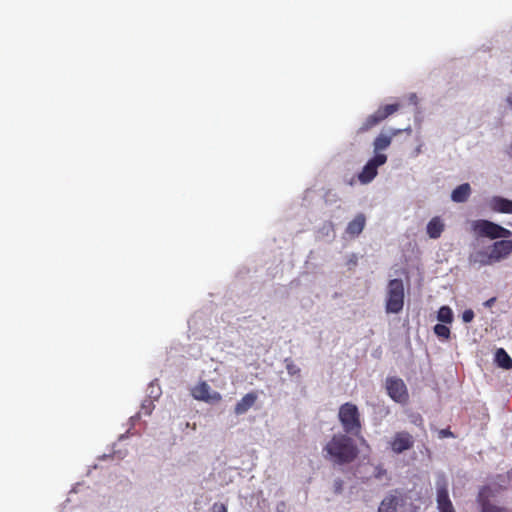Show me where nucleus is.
<instances>
[{"mask_svg":"<svg viewBox=\"0 0 512 512\" xmlns=\"http://www.w3.org/2000/svg\"><path fill=\"white\" fill-rule=\"evenodd\" d=\"M323 452L325 459L333 465L343 466L357 459L359 449L348 434L337 433L323 447Z\"/></svg>","mask_w":512,"mask_h":512,"instance_id":"f257e3e1","label":"nucleus"},{"mask_svg":"<svg viewBox=\"0 0 512 512\" xmlns=\"http://www.w3.org/2000/svg\"><path fill=\"white\" fill-rule=\"evenodd\" d=\"M338 419L343 427L344 434L358 437L362 430L360 412L358 407L346 402L339 407Z\"/></svg>","mask_w":512,"mask_h":512,"instance_id":"f03ea898","label":"nucleus"},{"mask_svg":"<svg viewBox=\"0 0 512 512\" xmlns=\"http://www.w3.org/2000/svg\"><path fill=\"white\" fill-rule=\"evenodd\" d=\"M378 512H416V507L407 494L396 490L381 501Z\"/></svg>","mask_w":512,"mask_h":512,"instance_id":"7ed1b4c3","label":"nucleus"},{"mask_svg":"<svg viewBox=\"0 0 512 512\" xmlns=\"http://www.w3.org/2000/svg\"><path fill=\"white\" fill-rule=\"evenodd\" d=\"M404 284L401 279H392L387 285L386 312L398 314L404 306Z\"/></svg>","mask_w":512,"mask_h":512,"instance_id":"20e7f679","label":"nucleus"},{"mask_svg":"<svg viewBox=\"0 0 512 512\" xmlns=\"http://www.w3.org/2000/svg\"><path fill=\"white\" fill-rule=\"evenodd\" d=\"M473 232L479 237H486L489 239L509 238L512 232L499 224L492 221L479 219L471 224Z\"/></svg>","mask_w":512,"mask_h":512,"instance_id":"39448f33","label":"nucleus"},{"mask_svg":"<svg viewBox=\"0 0 512 512\" xmlns=\"http://www.w3.org/2000/svg\"><path fill=\"white\" fill-rule=\"evenodd\" d=\"M400 108L399 103L387 104L380 106L373 114L369 115L360 126L358 132L365 133L384 121L390 115L397 112Z\"/></svg>","mask_w":512,"mask_h":512,"instance_id":"423d86ee","label":"nucleus"},{"mask_svg":"<svg viewBox=\"0 0 512 512\" xmlns=\"http://www.w3.org/2000/svg\"><path fill=\"white\" fill-rule=\"evenodd\" d=\"M448 481L444 474H439L436 480V502L439 512H455L449 498Z\"/></svg>","mask_w":512,"mask_h":512,"instance_id":"0eeeda50","label":"nucleus"},{"mask_svg":"<svg viewBox=\"0 0 512 512\" xmlns=\"http://www.w3.org/2000/svg\"><path fill=\"white\" fill-rule=\"evenodd\" d=\"M386 474L387 470L382 464L373 465L370 462L359 463L354 471L355 477L362 482H368L372 479L381 480Z\"/></svg>","mask_w":512,"mask_h":512,"instance_id":"6e6552de","label":"nucleus"},{"mask_svg":"<svg viewBox=\"0 0 512 512\" xmlns=\"http://www.w3.org/2000/svg\"><path fill=\"white\" fill-rule=\"evenodd\" d=\"M386 389L388 395L397 403L405 404L409 400V394L404 381L398 377H388L386 379Z\"/></svg>","mask_w":512,"mask_h":512,"instance_id":"1a4fd4ad","label":"nucleus"},{"mask_svg":"<svg viewBox=\"0 0 512 512\" xmlns=\"http://www.w3.org/2000/svg\"><path fill=\"white\" fill-rule=\"evenodd\" d=\"M387 161V156L385 154L377 153L373 158H371L366 165L363 167L362 171L358 174V180L361 184L370 183L378 173V167L385 164Z\"/></svg>","mask_w":512,"mask_h":512,"instance_id":"9d476101","label":"nucleus"},{"mask_svg":"<svg viewBox=\"0 0 512 512\" xmlns=\"http://www.w3.org/2000/svg\"><path fill=\"white\" fill-rule=\"evenodd\" d=\"M490 258L494 263H498L510 256L512 253V240L502 239L495 241L490 247Z\"/></svg>","mask_w":512,"mask_h":512,"instance_id":"9b49d317","label":"nucleus"},{"mask_svg":"<svg viewBox=\"0 0 512 512\" xmlns=\"http://www.w3.org/2000/svg\"><path fill=\"white\" fill-rule=\"evenodd\" d=\"M192 396L196 400L212 403V402H218L221 400L220 393L216 391H211L210 386L205 382L202 381L198 383L193 389H192Z\"/></svg>","mask_w":512,"mask_h":512,"instance_id":"f8f14e48","label":"nucleus"},{"mask_svg":"<svg viewBox=\"0 0 512 512\" xmlns=\"http://www.w3.org/2000/svg\"><path fill=\"white\" fill-rule=\"evenodd\" d=\"M413 445V436L406 431L397 432L390 442V447L396 454H400L406 450L411 449Z\"/></svg>","mask_w":512,"mask_h":512,"instance_id":"ddd939ff","label":"nucleus"},{"mask_svg":"<svg viewBox=\"0 0 512 512\" xmlns=\"http://www.w3.org/2000/svg\"><path fill=\"white\" fill-rule=\"evenodd\" d=\"M493 496L492 489L489 486H484L478 494L477 501L481 507V512H510L504 507L493 505L490 502V497Z\"/></svg>","mask_w":512,"mask_h":512,"instance_id":"4468645a","label":"nucleus"},{"mask_svg":"<svg viewBox=\"0 0 512 512\" xmlns=\"http://www.w3.org/2000/svg\"><path fill=\"white\" fill-rule=\"evenodd\" d=\"M489 207L495 212L512 214V200L500 196L492 197L489 200Z\"/></svg>","mask_w":512,"mask_h":512,"instance_id":"2eb2a0df","label":"nucleus"},{"mask_svg":"<svg viewBox=\"0 0 512 512\" xmlns=\"http://www.w3.org/2000/svg\"><path fill=\"white\" fill-rule=\"evenodd\" d=\"M366 224V217L363 213L357 214L353 220H351L347 227L346 233L351 237H357L361 234Z\"/></svg>","mask_w":512,"mask_h":512,"instance_id":"dca6fc26","label":"nucleus"},{"mask_svg":"<svg viewBox=\"0 0 512 512\" xmlns=\"http://www.w3.org/2000/svg\"><path fill=\"white\" fill-rule=\"evenodd\" d=\"M257 398L258 396L255 392H250L244 395L235 405V414L242 415L246 413L256 403Z\"/></svg>","mask_w":512,"mask_h":512,"instance_id":"f3484780","label":"nucleus"},{"mask_svg":"<svg viewBox=\"0 0 512 512\" xmlns=\"http://www.w3.org/2000/svg\"><path fill=\"white\" fill-rule=\"evenodd\" d=\"M401 132L400 129H393L391 135L380 134L378 135L373 143L374 151L379 152L387 149L392 141V137L398 135Z\"/></svg>","mask_w":512,"mask_h":512,"instance_id":"a211bd4d","label":"nucleus"},{"mask_svg":"<svg viewBox=\"0 0 512 512\" xmlns=\"http://www.w3.org/2000/svg\"><path fill=\"white\" fill-rule=\"evenodd\" d=\"M471 193V188L468 183H463L457 186L451 194V199L456 203H463L467 201Z\"/></svg>","mask_w":512,"mask_h":512,"instance_id":"6ab92c4d","label":"nucleus"},{"mask_svg":"<svg viewBox=\"0 0 512 512\" xmlns=\"http://www.w3.org/2000/svg\"><path fill=\"white\" fill-rule=\"evenodd\" d=\"M444 230V223L440 217H433L427 224V234L432 239H437L441 236Z\"/></svg>","mask_w":512,"mask_h":512,"instance_id":"aec40b11","label":"nucleus"},{"mask_svg":"<svg viewBox=\"0 0 512 512\" xmlns=\"http://www.w3.org/2000/svg\"><path fill=\"white\" fill-rule=\"evenodd\" d=\"M469 261L472 264H478L480 266H488L494 264L492 258H490V250L488 252L480 250L469 256Z\"/></svg>","mask_w":512,"mask_h":512,"instance_id":"412c9836","label":"nucleus"},{"mask_svg":"<svg viewBox=\"0 0 512 512\" xmlns=\"http://www.w3.org/2000/svg\"><path fill=\"white\" fill-rule=\"evenodd\" d=\"M495 362L497 365L504 369L512 368V358L503 348H498L495 353Z\"/></svg>","mask_w":512,"mask_h":512,"instance_id":"4be33fe9","label":"nucleus"},{"mask_svg":"<svg viewBox=\"0 0 512 512\" xmlns=\"http://www.w3.org/2000/svg\"><path fill=\"white\" fill-rule=\"evenodd\" d=\"M437 318L440 322L450 324L453 321V311L449 306H442L438 310Z\"/></svg>","mask_w":512,"mask_h":512,"instance_id":"5701e85b","label":"nucleus"},{"mask_svg":"<svg viewBox=\"0 0 512 512\" xmlns=\"http://www.w3.org/2000/svg\"><path fill=\"white\" fill-rule=\"evenodd\" d=\"M434 333L444 340H448L450 338V329L444 324H436L434 326Z\"/></svg>","mask_w":512,"mask_h":512,"instance_id":"b1692460","label":"nucleus"},{"mask_svg":"<svg viewBox=\"0 0 512 512\" xmlns=\"http://www.w3.org/2000/svg\"><path fill=\"white\" fill-rule=\"evenodd\" d=\"M286 369L289 375L294 376L300 373V368L294 363L290 362L286 364Z\"/></svg>","mask_w":512,"mask_h":512,"instance_id":"393cba45","label":"nucleus"},{"mask_svg":"<svg viewBox=\"0 0 512 512\" xmlns=\"http://www.w3.org/2000/svg\"><path fill=\"white\" fill-rule=\"evenodd\" d=\"M474 319V312L471 309H467L462 313V320L465 323H469Z\"/></svg>","mask_w":512,"mask_h":512,"instance_id":"a878e982","label":"nucleus"},{"mask_svg":"<svg viewBox=\"0 0 512 512\" xmlns=\"http://www.w3.org/2000/svg\"><path fill=\"white\" fill-rule=\"evenodd\" d=\"M357 264H358V257L356 254H352L347 261L348 269L352 270L353 268H355L357 266Z\"/></svg>","mask_w":512,"mask_h":512,"instance_id":"bb28decb","label":"nucleus"},{"mask_svg":"<svg viewBox=\"0 0 512 512\" xmlns=\"http://www.w3.org/2000/svg\"><path fill=\"white\" fill-rule=\"evenodd\" d=\"M343 484H344V483H343V480H341V479H337V480H335V482H334V488H335V492H336V493H341V492H342V490H343Z\"/></svg>","mask_w":512,"mask_h":512,"instance_id":"cd10ccee","label":"nucleus"},{"mask_svg":"<svg viewBox=\"0 0 512 512\" xmlns=\"http://www.w3.org/2000/svg\"><path fill=\"white\" fill-rule=\"evenodd\" d=\"M212 512H227L225 505L215 503L212 508Z\"/></svg>","mask_w":512,"mask_h":512,"instance_id":"c85d7f7f","label":"nucleus"},{"mask_svg":"<svg viewBox=\"0 0 512 512\" xmlns=\"http://www.w3.org/2000/svg\"><path fill=\"white\" fill-rule=\"evenodd\" d=\"M495 302H496V297H492V298H490V299L486 300V301L483 303V305H484L485 307H487V308H490V307H492V306L495 304Z\"/></svg>","mask_w":512,"mask_h":512,"instance_id":"c756f323","label":"nucleus"},{"mask_svg":"<svg viewBox=\"0 0 512 512\" xmlns=\"http://www.w3.org/2000/svg\"><path fill=\"white\" fill-rule=\"evenodd\" d=\"M440 436L441 437H449V436H452V433L449 429H443L440 431Z\"/></svg>","mask_w":512,"mask_h":512,"instance_id":"7c9ffc66","label":"nucleus"},{"mask_svg":"<svg viewBox=\"0 0 512 512\" xmlns=\"http://www.w3.org/2000/svg\"><path fill=\"white\" fill-rule=\"evenodd\" d=\"M409 99H410V102L413 103V104H417L418 102V98H417V95L415 93H412L410 96H409Z\"/></svg>","mask_w":512,"mask_h":512,"instance_id":"2f4dec72","label":"nucleus"}]
</instances>
